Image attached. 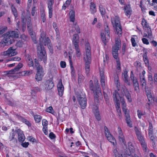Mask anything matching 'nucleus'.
Segmentation results:
<instances>
[{
  "label": "nucleus",
  "mask_w": 157,
  "mask_h": 157,
  "mask_svg": "<svg viewBox=\"0 0 157 157\" xmlns=\"http://www.w3.org/2000/svg\"><path fill=\"white\" fill-rule=\"evenodd\" d=\"M50 40L45 36V34L43 32L41 33L39 39V45L37 47L38 58L41 60L46 59V55L44 46L47 45L50 52L53 51L52 47L50 43Z\"/></svg>",
  "instance_id": "nucleus-1"
},
{
  "label": "nucleus",
  "mask_w": 157,
  "mask_h": 157,
  "mask_svg": "<svg viewBox=\"0 0 157 157\" xmlns=\"http://www.w3.org/2000/svg\"><path fill=\"white\" fill-rule=\"evenodd\" d=\"M18 32L16 31H10L6 33L4 36V38L3 40L0 43L3 44V46H7L12 44L14 40L13 38L18 37Z\"/></svg>",
  "instance_id": "nucleus-2"
},
{
  "label": "nucleus",
  "mask_w": 157,
  "mask_h": 157,
  "mask_svg": "<svg viewBox=\"0 0 157 157\" xmlns=\"http://www.w3.org/2000/svg\"><path fill=\"white\" fill-rule=\"evenodd\" d=\"M35 67L36 68L37 71L35 76V79L37 81H41L45 74L44 69L39 63L37 59H34Z\"/></svg>",
  "instance_id": "nucleus-3"
},
{
  "label": "nucleus",
  "mask_w": 157,
  "mask_h": 157,
  "mask_svg": "<svg viewBox=\"0 0 157 157\" xmlns=\"http://www.w3.org/2000/svg\"><path fill=\"white\" fill-rule=\"evenodd\" d=\"M111 22L114 27H115L117 34H121V28L119 17L117 16H115L114 17L111 18Z\"/></svg>",
  "instance_id": "nucleus-4"
},
{
  "label": "nucleus",
  "mask_w": 157,
  "mask_h": 157,
  "mask_svg": "<svg viewBox=\"0 0 157 157\" xmlns=\"http://www.w3.org/2000/svg\"><path fill=\"white\" fill-rule=\"evenodd\" d=\"M101 35L102 40L105 45L106 44V43L109 39L110 37V30L109 27L107 24L105 25V33L101 32Z\"/></svg>",
  "instance_id": "nucleus-5"
},
{
  "label": "nucleus",
  "mask_w": 157,
  "mask_h": 157,
  "mask_svg": "<svg viewBox=\"0 0 157 157\" xmlns=\"http://www.w3.org/2000/svg\"><path fill=\"white\" fill-rule=\"evenodd\" d=\"M121 47L120 40L117 38L115 40V44L112 48V54L113 57L117 59L118 57V51Z\"/></svg>",
  "instance_id": "nucleus-6"
},
{
  "label": "nucleus",
  "mask_w": 157,
  "mask_h": 157,
  "mask_svg": "<svg viewBox=\"0 0 157 157\" xmlns=\"http://www.w3.org/2000/svg\"><path fill=\"white\" fill-rule=\"evenodd\" d=\"M17 54V52L15 51V48L13 47H11L8 48L6 51L2 52L1 53L2 56L7 58L14 56Z\"/></svg>",
  "instance_id": "nucleus-7"
},
{
  "label": "nucleus",
  "mask_w": 157,
  "mask_h": 157,
  "mask_svg": "<svg viewBox=\"0 0 157 157\" xmlns=\"http://www.w3.org/2000/svg\"><path fill=\"white\" fill-rule=\"evenodd\" d=\"M77 100L81 108L84 109L87 105V99L85 97H82L80 95H78L77 96Z\"/></svg>",
  "instance_id": "nucleus-8"
},
{
  "label": "nucleus",
  "mask_w": 157,
  "mask_h": 157,
  "mask_svg": "<svg viewBox=\"0 0 157 157\" xmlns=\"http://www.w3.org/2000/svg\"><path fill=\"white\" fill-rule=\"evenodd\" d=\"M22 66L23 64L21 63H19L13 69L4 72L5 74L6 75L8 76H12V75H10V74H18L19 70Z\"/></svg>",
  "instance_id": "nucleus-9"
},
{
  "label": "nucleus",
  "mask_w": 157,
  "mask_h": 157,
  "mask_svg": "<svg viewBox=\"0 0 157 157\" xmlns=\"http://www.w3.org/2000/svg\"><path fill=\"white\" fill-rule=\"evenodd\" d=\"M90 90L97 94L101 93V89L99 85H97L94 87L93 85V82L91 80L90 81Z\"/></svg>",
  "instance_id": "nucleus-10"
},
{
  "label": "nucleus",
  "mask_w": 157,
  "mask_h": 157,
  "mask_svg": "<svg viewBox=\"0 0 157 157\" xmlns=\"http://www.w3.org/2000/svg\"><path fill=\"white\" fill-rule=\"evenodd\" d=\"M121 91L122 94L125 96L128 101L130 102H131L132 101V99L131 94L126 87L124 86L122 87Z\"/></svg>",
  "instance_id": "nucleus-11"
},
{
  "label": "nucleus",
  "mask_w": 157,
  "mask_h": 157,
  "mask_svg": "<svg viewBox=\"0 0 157 157\" xmlns=\"http://www.w3.org/2000/svg\"><path fill=\"white\" fill-rule=\"evenodd\" d=\"M113 96L114 100L117 106H116V108L117 109L118 108L119 109H120V104L119 101L120 96L117 91L115 90V91L114 93L113 94Z\"/></svg>",
  "instance_id": "nucleus-12"
},
{
  "label": "nucleus",
  "mask_w": 157,
  "mask_h": 157,
  "mask_svg": "<svg viewBox=\"0 0 157 157\" xmlns=\"http://www.w3.org/2000/svg\"><path fill=\"white\" fill-rule=\"evenodd\" d=\"M86 56L84 57V59H91L90 48L89 43L85 45Z\"/></svg>",
  "instance_id": "nucleus-13"
},
{
  "label": "nucleus",
  "mask_w": 157,
  "mask_h": 157,
  "mask_svg": "<svg viewBox=\"0 0 157 157\" xmlns=\"http://www.w3.org/2000/svg\"><path fill=\"white\" fill-rule=\"evenodd\" d=\"M54 0H48V9L49 17L52 18V5L54 3Z\"/></svg>",
  "instance_id": "nucleus-14"
},
{
  "label": "nucleus",
  "mask_w": 157,
  "mask_h": 157,
  "mask_svg": "<svg viewBox=\"0 0 157 157\" xmlns=\"http://www.w3.org/2000/svg\"><path fill=\"white\" fill-rule=\"evenodd\" d=\"M57 88L59 95L60 96H62L63 94L64 88L62 84L61 79H59L58 83Z\"/></svg>",
  "instance_id": "nucleus-15"
},
{
  "label": "nucleus",
  "mask_w": 157,
  "mask_h": 157,
  "mask_svg": "<svg viewBox=\"0 0 157 157\" xmlns=\"http://www.w3.org/2000/svg\"><path fill=\"white\" fill-rule=\"evenodd\" d=\"M54 86L53 82L52 80H48L45 82L44 87L46 90H50L52 89Z\"/></svg>",
  "instance_id": "nucleus-16"
},
{
  "label": "nucleus",
  "mask_w": 157,
  "mask_h": 157,
  "mask_svg": "<svg viewBox=\"0 0 157 157\" xmlns=\"http://www.w3.org/2000/svg\"><path fill=\"white\" fill-rule=\"evenodd\" d=\"M98 109V106L97 105L94 106L93 107V110L96 118L99 121L101 120V117Z\"/></svg>",
  "instance_id": "nucleus-17"
},
{
  "label": "nucleus",
  "mask_w": 157,
  "mask_h": 157,
  "mask_svg": "<svg viewBox=\"0 0 157 157\" xmlns=\"http://www.w3.org/2000/svg\"><path fill=\"white\" fill-rule=\"evenodd\" d=\"M146 92L148 100L149 102H156L157 98L156 97H153L151 94V92L149 90H146Z\"/></svg>",
  "instance_id": "nucleus-18"
},
{
  "label": "nucleus",
  "mask_w": 157,
  "mask_h": 157,
  "mask_svg": "<svg viewBox=\"0 0 157 157\" xmlns=\"http://www.w3.org/2000/svg\"><path fill=\"white\" fill-rule=\"evenodd\" d=\"M128 71L126 69L124 70V72L122 74V76L124 78V80L125 83H127L128 85H130V83L128 80Z\"/></svg>",
  "instance_id": "nucleus-19"
},
{
  "label": "nucleus",
  "mask_w": 157,
  "mask_h": 157,
  "mask_svg": "<svg viewBox=\"0 0 157 157\" xmlns=\"http://www.w3.org/2000/svg\"><path fill=\"white\" fill-rule=\"evenodd\" d=\"M85 62V69L86 75H88L90 71V65L91 63V59H84Z\"/></svg>",
  "instance_id": "nucleus-20"
},
{
  "label": "nucleus",
  "mask_w": 157,
  "mask_h": 157,
  "mask_svg": "<svg viewBox=\"0 0 157 157\" xmlns=\"http://www.w3.org/2000/svg\"><path fill=\"white\" fill-rule=\"evenodd\" d=\"M17 132L18 135V140L20 142H23L25 140V137L23 132L20 129H17Z\"/></svg>",
  "instance_id": "nucleus-21"
},
{
  "label": "nucleus",
  "mask_w": 157,
  "mask_h": 157,
  "mask_svg": "<svg viewBox=\"0 0 157 157\" xmlns=\"http://www.w3.org/2000/svg\"><path fill=\"white\" fill-rule=\"evenodd\" d=\"M26 60L27 65L29 67H33V62L30 56L29 55L26 56Z\"/></svg>",
  "instance_id": "nucleus-22"
},
{
  "label": "nucleus",
  "mask_w": 157,
  "mask_h": 157,
  "mask_svg": "<svg viewBox=\"0 0 157 157\" xmlns=\"http://www.w3.org/2000/svg\"><path fill=\"white\" fill-rule=\"evenodd\" d=\"M73 42L75 47L78 46V44L79 42V37L78 34H75L73 35Z\"/></svg>",
  "instance_id": "nucleus-23"
},
{
  "label": "nucleus",
  "mask_w": 157,
  "mask_h": 157,
  "mask_svg": "<svg viewBox=\"0 0 157 157\" xmlns=\"http://www.w3.org/2000/svg\"><path fill=\"white\" fill-rule=\"evenodd\" d=\"M124 10H125V15L127 16L130 17L131 14L132 10L129 5L126 6L124 7Z\"/></svg>",
  "instance_id": "nucleus-24"
},
{
  "label": "nucleus",
  "mask_w": 157,
  "mask_h": 157,
  "mask_svg": "<svg viewBox=\"0 0 157 157\" xmlns=\"http://www.w3.org/2000/svg\"><path fill=\"white\" fill-rule=\"evenodd\" d=\"M100 76H101V86L103 89L105 88V78L103 72H100Z\"/></svg>",
  "instance_id": "nucleus-25"
},
{
  "label": "nucleus",
  "mask_w": 157,
  "mask_h": 157,
  "mask_svg": "<svg viewBox=\"0 0 157 157\" xmlns=\"http://www.w3.org/2000/svg\"><path fill=\"white\" fill-rule=\"evenodd\" d=\"M90 11L92 14H94L96 11V5L94 3L91 2L90 5Z\"/></svg>",
  "instance_id": "nucleus-26"
},
{
  "label": "nucleus",
  "mask_w": 157,
  "mask_h": 157,
  "mask_svg": "<svg viewBox=\"0 0 157 157\" xmlns=\"http://www.w3.org/2000/svg\"><path fill=\"white\" fill-rule=\"evenodd\" d=\"M125 118L126 121L128 125L130 127H132V122L130 120V116L129 115H126V116H125Z\"/></svg>",
  "instance_id": "nucleus-27"
},
{
  "label": "nucleus",
  "mask_w": 157,
  "mask_h": 157,
  "mask_svg": "<svg viewBox=\"0 0 157 157\" xmlns=\"http://www.w3.org/2000/svg\"><path fill=\"white\" fill-rule=\"evenodd\" d=\"M106 137L107 138V140L110 142L112 143L113 145L114 146L116 145V143L115 140V138L112 136L111 135H110V136H107V137Z\"/></svg>",
  "instance_id": "nucleus-28"
},
{
  "label": "nucleus",
  "mask_w": 157,
  "mask_h": 157,
  "mask_svg": "<svg viewBox=\"0 0 157 157\" xmlns=\"http://www.w3.org/2000/svg\"><path fill=\"white\" fill-rule=\"evenodd\" d=\"M70 19L71 21L74 22L75 20V12L73 10H71L70 12Z\"/></svg>",
  "instance_id": "nucleus-29"
},
{
  "label": "nucleus",
  "mask_w": 157,
  "mask_h": 157,
  "mask_svg": "<svg viewBox=\"0 0 157 157\" xmlns=\"http://www.w3.org/2000/svg\"><path fill=\"white\" fill-rule=\"evenodd\" d=\"M99 10L102 16L105 15L106 13V10L101 5L99 6Z\"/></svg>",
  "instance_id": "nucleus-30"
},
{
  "label": "nucleus",
  "mask_w": 157,
  "mask_h": 157,
  "mask_svg": "<svg viewBox=\"0 0 157 157\" xmlns=\"http://www.w3.org/2000/svg\"><path fill=\"white\" fill-rule=\"evenodd\" d=\"M130 148L127 149L125 151L126 154L128 155H132V153L134 152V149L133 147L131 148V150L130 149Z\"/></svg>",
  "instance_id": "nucleus-31"
},
{
  "label": "nucleus",
  "mask_w": 157,
  "mask_h": 157,
  "mask_svg": "<svg viewBox=\"0 0 157 157\" xmlns=\"http://www.w3.org/2000/svg\"><path fill=\"white\" fill-rule=\"evenodd\" d=\"M141 25L144 28H148L149 27L147 24L146 20L144 18L142 19Z\"/></svg>",
  "instance_id": "nucleus-32"
},
{
  "label": "nucleus",
  "mask_w": 157,
  "mask_h": 157,
  "mask_svg": "<svg viewBox=\"0 0 157 157\" xmlns=\"http://www.w3.org/2000/svg\"><path fill=\"white\" fill-rule=\"evenodd\" d=\"M118 138L120 142L123 143L124 145L126 144V142L123 134L119 135Z\"/></svg>",
  "instance_id": "nucleus-33"
},
{
  "label": "nucleus",
  "mask_w": 157,
  "mask_h": 157,
  "mask_svg": "<svg viewBox=\"0 0 157 157\" xmlns=\"http://www.w3.org/2000/svg\"><path fill=\"white\" fill-rule=\"evenodd\" d=\"M28 29L29 32L31 34L32 32V23L30 21H28L27 23Z\"/></svg>",
  "instance_id": "nucleus-34"
},
{
  "label": "nucleus",
  "mask_w": 157,
  "mask_h": 157,
  "mask_svg": "<svg viewBox=\"0 0 157 157\" xmlns=\"http://www.w3.org/2000/svg\"><path fill=\"white\" fill-rule=\"evenodd\" d=\"M94 95H95L94 96V101L95 105H94L93 106L97 105L98 106V104L99 103V100L98 98V95H100L101 94V93L99 94H98L96 95V94L95 93H94Z\"/></svg>",
  "instance_id": "nucleus-35"
},
{
  "label": "nucleus",
  "mask_w": 157,
  "mask_h": 157,
  "mask_svg": "<svg viewBox=\"0 0 157 157\" xmlns=\"http://www.w3.org/2000/svg\"><path fill=\"white\" fill-rule=\"evenodd\" d=\"M12 11L16 19L17 17V12L16 9L13 6H11Z\"/></svg>",
  "instance_id": "nucleus-36"
},
{
  "label": "nucleus",
  "mask_w": 157,
  "mask_h": 157,
  "mask_svg": "<svg viewBox=\"0 0 157 157\" xmlns=\"http://www.w3.org/2000/svg\"><path fill=\"white\" fill-rule=\"evenodd\" d=\"M134 130L135 131L137 136H139L141 134L140 129L137 127L135 126L134 127Z\"/></svg>",
  "instance_id": "nucleus-37"
},
{
  "label": "nucleus",
  "mask_w": 157,
  "mask_h": 157,
  "mask_svg": "<svg viewBox=\"0 0 157 157\" xmlns=\"http://www.w3.org/2000/svg\"><path fill=\"white\" fill-rule=\"evenodd\" d=\"M140 82L142 87L144 88L146 87V82L145 79L144 77H143V76H142V78H140Z\"/></svg>",
  "instance_id": "nucleus-38"
},
{
  "label": "nucleus",
  "mask_w": 157,
  "mask_h": 157,
  "mask_svg": "<svg viewBox=\"0 0 157 157\" xmlns=\"http://www.w3.org/2000/svg\"><path fill=\"white\" fill-rule=\"evenodd\" d=\"M153 127L151 123H149V135H151L153 134Z\"/></svg>",
  "instance_id": "nucleus-39"
},
{
  "label": "nucleus",
  "mask_w": 157,
  "mask_h": 157,
  "mask_svg": "<svg viewBox=\"0 0 157 157\" xmlns=\"http://www.w3.org/2000/svg\"><path fill=\"white\" fill-rule=\"evenodd\" d=\"M75 48L76 51V53L78 59H80V58L81 53L80 52V50L79 48V47L78 46L75 47Z\"/></svg>",
  "instance_id": "nucleus-40"
},
{
  "label": "nucleus",
  "mask_w": 157,
  "mask_h": 157,
  "mask_svg": "<svg viewBox=\"0 0 157 157\" xmlns=\"http://www.w3.org/2000/svg\"><path fill=\"white\" fill-rule=\"evenodd\" d=\"M143 57L144 62L145 64L146 65H148L149 64V61L146 53L144 54V55L143 56Z\"/></svg>",
  "instance_id": "nucleus-41"
},
{
  "label": "nucleus",
  "mask_w": 157,
  "mask_h": 157,
  "mask_svg": "<svg viewBox=\"0 0 157 157\" xmlns=\"http://www.w3.org/2000/svg\"><path fill=\"white\" fill-rule=\"evenodd\" d=\"M117 72H120L121 71V64L120 62L118 61H117V66H116Z\"/></svg>",
  "instance_id": "nucleus-42"
},
{
  "label": "nucleus",
  "mask_w": 157,
  "mask_h": 157,
  "mask_svg": "<svg viewBox=\"0 0 157 157\" xmlns=\"http://www.w3.org/2000/svg\"><path fill=\"white\" fill-rule=\"evenodd\" d=\"M133 86L134 90L137 93L139 92L140 89L138 82L135 83V84H133Z\"/></svg>",
  "instance_id": "nucleus-43"
},
{
  "label": "nucleus",
  "mask_w": 157,
  "mask_h": 157,
  "mask_svg": "<svg viewBox=\"0 0 157 157\" xmlns=\"http://www.w3.org/2000/svg\"><path fill=\"white\" fill-rule=\"evenodd\" d=\"M42 117L39 115H36L34 116V119L36 123L40 122L41 120Z\"/></svg>",
  "instance_id": "nucleus-44"
},
{
  "label": "nucleus",
  "mask_w": 157,
  "mask_h": 157,
  "mask_svg": "<svg viewBox=\"0 0 157 157\" xmlns=\"http://www.w3.org/2000/svg\"><path fill=\"white\" fill-rule=\"evenodd\" d=\"M40 14L43 22H45L46 21L45 14L44 10L41 11Z\"/></svg>",
  "instance_id": "nucleus-45"
},
{
  "label": "nucleus",
  "mask_w": 157,
  "mask_h": 157,
  "mask_svg": "<svg viewBox=\"0 0 157 157\" xmlns=\"http://www.w3.org/2000/svg\"><path fill=\"white\" fill-rule=\"evenodd\" d=\"M142 147L143 150L145 152H146L147 150V144L145 143V142H143V143H141Z\"/></svg>",
  "instance_id": "nucleus-46"
},
{
  "label": "nucleus",
  "mask_w": 157,
  "mask_h": 157,
  "mask_svg": "<svg viewBox=\"0 0 157 157\" xmlns=\"http://www.w3.org/2000/svg\"><path fill=\"white\" fill-rule=\"evenodd\" d=\"M137 137L138 140L140 142V143H143V142H145L144 137L142 134Z\"/></svg>",
  "instance_id": "nucleus-47"
},
{
  "label": "nucleus",
  "mask_w": 157,
  "mask_h": 157,
  "mask_svg": "<svg viewBox=\"0 0 157 157\" xmlns=\"http://www.w3.org/2000/svg\"><path fill=\"white\" fill-rule=\"evenodd\" d=\"M84 78L83 76L81 74L78 75V82H81Z\"/></svg>",
  "instance_id": "nucleus-48"
},
{
  "label": "nucleus",
  "mask_w": 157,
  "mask_h": 157,
  "mask_svg": "<svg viewBox=\"0 0 157 157\" xmlns=\"http://www.w3.org/2000/svg\"><path fill=\"white\" fill-rule=\"evenodd\" d=\"M137 113L139 119L141 118L142 116L144 115L143 113L139 110H138L137 111Z\"/></svg>",
  "instance_id": "nucleus-49"
},
{
  "label": "nucleus",
  "mask_w": 157,
  "mask_h": 157,
  "mask_svg": "<svg viewBox=\"0 0 157 157\" xmlns=\"http://www.w3.org/2000/svg\"><path fill=\"white\" fill-rule=\"evenodd\" d=\"M22 121L25 123L28 126H31V124L29 121L25 118H22Z\"/></svg>",
  "instance_id": "nucleus-50"
},
{
  "label": "nucleus",
  "mask_w": 157,
  "mask_h": 157,
  "mask_svg": "<svg viewBox=\"0 0 157 157\" xmlns=\"http://www.w3.org/2000/svg\"><path fill=\"white\" fill-rule=\"evenodd\" d=\"M103 95L105 100L107 103L109 102V98L108 95L104 91H103Z\"/></svg>",
  "instance_id": "nucleus-51"
},
{
  "label": "nucleus",
  "mask_w": 157,
  "mask_h": 157,
  "mask_svg": "<svg viewBox=\"0 0 157 157\" xmlns=\"http://www.w3.org/2000/svg\"><path fill=\"white\" fill-rule=\"evenodd\" d=\"M27 139L28 140L31 141L33 142H35L36 141V139L34 138L31 136H28L27 138Z\"/></svg>",
  "instance_id": "nucleus-52"
},
{
  "label": "nucleus",
  "mask_w": 157,
  "mask_h": 157,
  "mask_svg": "<svg viewBox=\"0 0 157 157\" xmlns=\"http://www.w3.org/2000/svg\"><path fill=\"white\" fill-rule=\"evenodd\" d=\"M42 125L43 126V127H47V125H48V122L47 121L44 119H43L42 121Z\"/></svg>",
  "instance_id": "nucleus-53"
},
{
  "label": "nucleus",
  "mask_w": 157,
  "mask_h": 157,
  "mask_svg": "<svg viewBox=\"0 0 157 157\" xmlns=\"http://www.w3.org/2000/svg\"><path fill=\"white\" fill-rule=\"evenodd\" d=\"M131 41L132 42V46L133 47H135L137 45L135 38L133 37H132L131 39Z\"/></svg>",
  "instance_id": "nucleus-54"
},
{
  "label": "nucleus",
  "mask_w": 157,
  "mask_h": 157,
  "mask_svg": "<svg viewBox=\"0 0 157 157\" xmlns=\"http://www.w3.org/2000/svg\"><path fill=\"white\" fill-rule=\"evenodd\" d=\"M147 37L150 38L151 36V28L149 27L148 28H147Z\"/></svg>",
  "instance_id": "nucleus-55"
},
{
  "label": "nucleus",
  "mask_w": 157,
  "mask_h": 157,
  "mask_svg": "<svg viewBox=\"0 0 157 157\" xmlns=\"http://www.w3.org/2000/svg\"><path fill=\"white\" fill-rule=\"evenodd\" d=\"M105 129L106 137H107V136H110L111 134L110 133L109 131L107 129V127H105Z\"/></svg>",
  "instance_id": "nucleus-56"
},
{
  "label": "nucleus",
  "mask_w": 157,
  "mask_h": 157,
  "mask_svg": "<svg viewBox=\"0 0 157 157\" xmlns=\"http://www.w3.org/2000/svg\"><path fill=\"white\" fill-rule=\"evenodd\" d=\"M130 79L132 82L133 84H135V83H136L138 82L137 79L136 77H132V78H130Z\"/></svg>",
  "instance_id": "nucleus-57"
},
{
  "label": "nucleus",
  "mask_w": 157,
  "mask_h": 157,
  "mask_svg": "<svg viewBox=\"0 0 157 157\" xmlns=\"http://www.w3.org/2000/svg\"><path fill=\"white\" fill-rule=\"evenodd\" d=\"M49 137L51 139H53L56 138V136L53 132H51L49 134Z\"/></svg>",
  "instance_id": "nucleus-58"
},
{
  "label": "nucleus",
  "mask_w": 157,
  "mask_h": 157,
  "mask_svg": "<svg viewBox=\"0 0 157 157\" xmlns=\"http://www.w3.org/2000/svg\"><path fill=\"white\" fill-rule=\"evenodd\" d=\"M148 81L151 82V85L153 83V77L152 75H151L150 74L149 75L148 77Z\"/></svg>",
  "instance_id": "nucleus-59"
},
{
  "label": "nucleus",
  "mask_w": 157,
  "mask_h": 157,
  "mask_svg": "<svg viewBox=\"0 0 157 157\" xmlns=\"http://www.w3.org/2000/svg\"><path fill=\"white\" fill-rule=\"evenodd\" d=\"M117 113L118 115L120 117V119H121L122 118V116H121V111L120 109H119V108L117 109Z\"/></svg>",
  "instance_id": "nucleus-60"
},
{
  "label": "nucleus",
  "mask_w": 157,
  "mask_h": 157,
  "mask_svg": "<svg viewBox=\"0 0 157 157\" xmlns=\"http://www.w3.org/2000/svg\"><path fill=\"white\" fill-rule=\"evenodd\" d=\"M120 100L121 102L122 103V105H123L124 106H125L126 104L124 98L123 97H120Z\"/></svg>",
  "instance_id": "nucleus-61"
},
{
  "label": "nucleus",
  "mask_w": 157,
  "mask_h": 157,
  "mask_svg": "<svg viewBox=\"0 0 157 157\" xmlns=\"http://www.w3.org/2000/svg\"><path fill=\"white\" fill-rule=\"evenodd\" d=\"M60 66L61 67L64 68L66 67V63L63 61H61L60 63Z\"/></svg>",
  "instance_id": "nucleus-62"
},
{
  "label": "nucleus",
  "mask_w": 157,
  "mask_h": 157,
  "mask_svg": "<svg viewBox=\"0 0 157 157\" xmlns=\"http://www.w3.org/2000/svg\"><path fill=\"white\" fill-rule=\"evenodd\" d=\"M143 42L144 44H149L148 40L145 38H143L142 39Z\"/></svg>",
  "instance_id": "nucleus-63"
},
{
  "label": "nucleus",
  "mask_w": 157,
  "mask_h": 157,
  "mask_svg": "<svg viewBox=\"0 0 157 157\" xmlns=\"http://www.w3.org/2000/svg\"><path fill=\"white\" fill-rule=\"evenodd\" d=\"M153 78L154 82L156 84L157 83V74H154Z\"/></svg>",
  "instance_id": "nucleus-64"
}]
</instances>
